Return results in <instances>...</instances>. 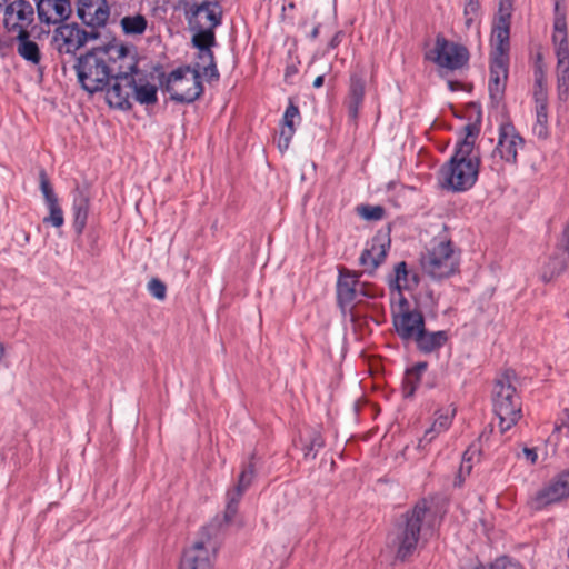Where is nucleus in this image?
<instances>
[{"label":"nucleus","instance_id":"f257e3e1","mask_svg":"<svg viewBox=\"0 0 569 569\" xmlns=\"http://www.w3.org/2000/svg\"><path fill=\"white\" fill-rule=\"evenodd\" d=\"M134 48L113 38L106 44L97 46L81 54L74 64L78 82L90 94L103 91L111 82V77L120 60Z\"/></svg>","mask_w":569,"mask_h":569},{"label":"nucleus","instance_id":"f03ea898","mask_svg":"<svg viewBox=\"0 0 569 569\" xmlns=\"http://www.w3.org/2000/svg\"><path fill=\"white\" fill-rule=\"evenodd\" d=\"M430 502L422 498L403 512L397 520L391 545L396 550V559L405 562L409 560L420 546L422 537L429 527Z\"/></svg>","mask_w":569,"mask_h":569},{"label":"nucleus","instance_id":"7ed1b4c3","mask_svg":"<svg viewBox=\"0 0 569 569\" xmlns=\"http://www.w3.org/2000/svg\"><path fill=\"white\" fill-rule=\"evenodd\" d=\"M455 148L451 158L438 172V182L442 190L466 192L478 181L481 159L478 153L468 152V144Z\"/></svg>","mask_w":569,"mask_h":569},{"label":"nucleus","instance_id":"20e7f679","mask_svg":"<svg viewBox=\"0 0 569 569\" xmlns=\"http://www.w3.org/2000/svg\"><path fill=\"white\" fill-rule=\"evenodd\" d=\"M516 379L512 369L505 370L495 379L492 402L501 432L508 431L521 418V401L513 385Z\"/></svg>","mask_w":569,"mask_h":569},{"label":"nucleus","instance_id":"39448f33","mask_svg":"<svg viewBox=\"0 0 569 569\" xmlns=\"http://www.w3.org/2000/svg\"><path fill=\"white\" fill-rule=\"evenodd\" d=\"M159 83L170 99L177 103L189 104L198 100L203 93L201 73L198 68L182 66L170 73H161Z\"/></svg>","mask_w":569,"mask_h":569},{"label":"nucleus","instance_id":"423d86ee","mask_svg":"<svg viewBox=\"0 0 569 569\" xmlns=\"http://www.w3.org/2000/svg\"><path fill=\"white\" fill-rule=\"evenodd\" d=\"M139 72L136 47L123 60L111 77L110 84L104 89L106 99L110 107L120 110L132 108L131 96L134 88V76Z\"/></svg>","mask_w":569,"mask_h":569},{"label":"nucleus","instance_id":"0eeeda50","mask_svg":"<svg viewBox=\"0 0 569 569\" xmlns=\"http://www.w3.org/2000/svg\"><path fill=\"white\" fill-rule=\"evenodd\" d=\"M460 258L450 240L432 243L421 256L420 264L426 274L436 280L449 278L459 270Z\"/></svg>","mask_w":569,"mask_h":569},{"label":"nucleus","instance_id":"6e6552de","mask_svg":"<svg viewBox=\"0 0 569 569\" xmlns=\"http://www.w3.org/2000/svg\"><path fill=\"white\" fill-rule=\"evenodd\" d=\"M425 59L432 61L441 69L456 71L468 66L470 53L466 46L450 41L438 33L435 48L426 52Z\"/></svg>","mask_w":569,"mask_h":569},{"label":"nucleus","instance_id":"1a4fd4ad","mask_svg":"<svg viewBox=\"0 0 569 569\" xmlns=\"http://www.w3.org/2000/svg\"><path fill=\"white\" fill-rule=\"evenodd\" d=\"M99 37V30H84L77 22H63L56 28L52 40L60 54H76L88 41Z\"/></svg>","mask_w":569,"mask_h":569},{"label":"nucleus","instance_id":"9d476101","mask_svg":"<svg viewBox=\"0 0 569 569\" xmlns=\"http://www.w3.org/2000/svg\"><path fill=\"white\" fill-rule=\"evenodd\" d=\"M525 144L523 138L518 133L515 126L511 122H503L499 126V138L498 143L492 150L491 158L493 160L490 168L497 172L503 169L502 166L496 161L498 156L502 162L516 164L518 149Z\"/></svg>","mask_w":569,"mask_h":569},{"label":"nucleus","instance_id":"9b49d317","mask_svg":"<svg viewBox=\"0 0 569 569\" xmlns=\"http://www.w3.org/2000/svg\"><path fill=\"white\" fill-rule=\"evenodd\" d=\"M184 17L189 28L216 29L222 23V9L218 1L186 3Z\"/></svg>","mask_w":569,"mask_h":569},{"label":"nucleus","instance_id":"f8f14e48","mask_svg":"<svg viewBox=\"0 0 569 569\" xmlns=\"http://www.w3.org/2000/svg\"><path fill=\"white\" fill-rule=\"evenodd\" d=\"M508 51L496 50V54L490 62L488 89L490 100L496 106L503 99L506 91L509 66Z\"/></svg>","mask_w":569,"mask_h":569},{"label":"nucleus","instance_id":"ddd939ff","mask_svg":"<svg viewBox=\"0 0 569 569\" xmlns=\"http://www.w3.org/2000/svg\"><path fill=\"white\" fill-rule=\"evenodd\" d=\"M76 13L83 26L98 30L108 23L110 6L107 0H77Z\"/></svg>","mask_w":569,"mask_h":569},{"label":"nucleus","instance_id":"4468645a","mask_svg":"<svg viewBox=\"0 0 569 569\" xmlns=\"http://www.w3.org/2000/svg\"><path fill=\"white\" fill-rule=\"evenodd\" d=\"M214 546L211 539H200L191 547L184 549L179 569H212Z\"/></svg>","mask_w":569,"mask_h":569},{"label":"nucleus","instance_id":"2eb2a0df","mask_svg":"<svg viewBox=\"0 0 569 569\" xmlns=\"http://www.w3.org/2000/svg\"><path fill=\"white\" fill-rule=\"evenodd\" d=\"M513 10V0H499L498 12L492 22V39L496 50L503 52L510 48V27Z\"/></svg>","mask_w":569,"mask_h":569},{"label":"nucleus","instance_id":"dca6fc26","mask_svg":"<svg viewBox=\"0 0 569 569\" xmlns=\"http://www.w3.org/2000/svg\"><path fill=\"white\" fill-rule=\"evenodd\" d=\"M392 323L402 341H413L426 327L425 317L418 309L393 312Z\"/></svg>","mask_w":569,"mask_h":569},{"label":"nucleus","instance_id":"f3484780","mask_svg":"<svg viewBox=\"0 0 569 569\" xmlns=\"http://www.w3.org/2000/svg\"><path fill=\"white\" fill-rule=\"evenodd\" d=\"M362 272L352 271L345 267L339 268V276L336 287L337 303L342 309L352 308L358 297V287Z\"/></svg>","mask_w":569,"mask_h":569},{"label":"nucleus","instance_id":"a211bd4d","mask_svg":"<svg viewBox=\"0 0 569 569\" xmlns=\"http://www.w3.org/2000/svg\"><path fill=\"white\" fill-rule=\"evenodd\" d=\"M569 498V467L560 471L552 480L539 490L535 497L537 508Z\"/></svg>","mask_w":569,"mask_h":569},{"label":"nucleus","instance_id":"6ab92c4d","mask_svg":"<svg viewBox=\"0 0 569 569\" xmlns=\"http://www.w3.org/2000/svg\"><path fill=\"white\" fill-rule=\"evenodd\" d=\"M569 498V467L560 471L552 480L539 490L535 497L537 508Z\"/></svg>","mask_w":569,"mask_h":569},{"label":"nucleus","instance_id":"aec40b11","mask_svg":"<svg viewBox=\"0 0 569 569\" xmlns=\"http://www.w3.org/2000/svg\"><path fill=\"white\" fill-rule=\"evenodd\" d=\"M569 498V467L560 471L552 480L539 490L535 497L537 508Z\"/></svg>","mask_w":569,"mask_h":569},{"label":"nucleus","instance_id":"412c9836","mask_svg":"<svg viewBox=\"0 0 569 569\" xmlns=\"http://www.w3.org/2000/svg\"><path fill=\"white\" fill-rule=\"evenodd\" d=\"M71 13L70 0H38L37 2L38 19L48 26L66 22Z\"/></svg>","mask_w":569,"mask_h":569},{"label":"nucleus","instance_id":"4be33fe9","mask_svg":"<svg viewBox=\"0 0 569 569\" xmlns=\"http://www.w3.org/2000/svg\"><path fill=\"white\" fill-rule=\"evenodd\" d=\"M34 9L28 0H14L4 9L3 24L8 31H18L33 21Z\"/></svg>","mask_w":569,"mask_h":569},{"label":"nucleus","instance_id":"5701e85b","mask_svg":"<svg viewBox=\"0 0 569 569\" xmlns=\"http://www.w3.org/2000/svg\"><path fill=\"white\" fill-rule=\"evenodd\" d=\"M366 94V74L363 69H356L350 72L348 93L345 99V104L348 114L352 120H357L359 111L363 104Z\"/></svg>","mask_w":569,"mask_h":569},{"label":"nucleus","instance_id":"b1692460","mask_svg":"<svg viewBox=\"0 0 569 569\" xmlns=\"http://www.w3.org/2000/svg\"><path fill=\"white\" fill-rule=\"evenodd\" d=\"M90 209V190L89 186L77 184L73 189V201H72V213L73 222L72 227L78 236L83 233L87 226V220Z\"/></svg>","mask_w":569,"mask_h":569},{"label":"nucleus","instance_id":"393cba45","mask_svg":"<svg viewBox=\"0 0 569 569\" xmlns=\"http://www.w3.org/2000/svg\"><path fill=\"white\" fill-rule=\"evenodd\" d=\"M390 248V239L375 237L360 254L359 264L365 268V272L372 274L376 269L385 261Z\"/></svg>","mask_w":569,"mask_h":569},{"label":"nucleus","instance_id":"a878e982","mask_svg":"<svg viewBox=\"0 0 569 569\" xmlns=\"http://www.w3.org/2000/svg\"><path fill=\"white\" fill-rule=\"evenodd\" d=\"M469 111L472 114L469 117L470 121L462 128L465 137L462 140L457 142L456 148H462L466 146L465 143H467V151L475 153V141L481 130L482 111L480 106L476 103L469 104Z\"/></svg>","mask_w":569,"mask_h":569},{"label":"nucleus","instance_id":"bb28decb","mask_svg":"<svg viewBox=\"0 0 569 569\" xmlns=\"http://www.w3.org/2000/svg\"><path fill=\"white\" fill-rule=\"evenodd\" d=\"M449 340V333L446 330L428 331L426 327L413 340L417 349L427 355L440 350Z\"/></svg>","mask_w":569,"mask_h":569},{"label":"nucleus","instance_id":"cd10ccee","mask_svg":"<svg viewBox=\"0 0 569 569\" xmlns=\"http://www.w3.org/2000/svg\"><path fill=\"white\" fill-rule=\"evenodd\" d=\"M296 119L300 120V111L292 99H289V104L282 117V128L278 140V148L280 151H286L289 148L290 141L296 132Z\"/></svg>","mask_w":569,"mask_h":569},{"label":"nucleus","instance_id":"c85d7f7f","mask_svg":"<svg viewBox=\"0 0 569 569\" xmlns=\"http://www.w3.org/2000/svg\"><path fill=\"white\" fill-rule=\"evenodd\" d=\"M568 263L569 252L555 248L553 253L542 267L541 280L547 283L558 278L567 270Z\"/></svg>","mask_w":569,"mask_h":569},{"label":"nucleus","instance_id":"c756f323","mask_svg":"<svg viewBox=\"0 0 569 569\" xmlns=\"http://www.w3.org/2000/svg\"><path fill=\"white\" fill-rule=\"evenodd\" d=\"M31 33L28 31V29L20 28L18 34H17V41L18 47L17 51L20 57H22L24 60L38 64L41 60V53L39 46L30 40Z\"/></svg>","mask_w":569,"mask_h":569},{"label":"nucleus","instance_id":"7c9ffc66","mask_svg":"<svg viewBox=\"0 0 569 569\" xmlns=\"http://www.w3.org/2000/svg\"><path fill=\"white\" fill-rule=\"evenodd\" d=\"M436 416L431 427L425 431L423 437L419 440V447L429 445L438 435L448 430L451 426L455 411L449 412V410H447L443 412L442 410H438Z\"/></svg>","mask_w":569,"mask_h":569},{"label":"nucleus","instance_id":"2f4dec72","mask_svg":"<svg viewBox=\"0 0 569 569\" xmlns=\"http://www.w3.org/2000/svg\"><path fill=\"white\" fill-rule=\"evenodd\" d=\"M427 362H418L407 369L402 380V393L406 398L412 397L418 388L422 373L427 370Z\"/></svg>","mask_w":569,"mask_h":569},{"label":"nucleus","instance_id":"473e14b6","mask_svg":"<svg viewBox=\"0 0 569 569\" xmlns=\"http://www.w3.org/2000/svg\"><path fill=\"white\" fill-rule=\"evenodd\" d=\"M120 27L126 36H141L148 28V20L141 13L129 14L121 18Z\"/></svg>","mask_w":569,"mask_h":569},{"label":"nucleus","instance_id":"72a5a7b5","mask_svg":"<svg viewBox=\"0 0 569 569\" xmlns=\"http://www.w3.org/2000/svg\"><path fill=\"white\" fill-rule=\"evenodd\" d=\"M568 40L567 32V9L561 6L560 0H553V31L552 41L560 39Z\"/></svg>","mask_w":569,"mask_h":569},{"label":"nucleus","instance_id":"f704fd0d","mask_svg":"<svg viewBox=\"0 0 569 569\" xmlns=\"http://www.w3.org/2000/svg\"><path fill=\"white\" fill-rule=\"evenodd\" d=\"M193 32L191 43L196 49H208L217 44L214 30L211 28H189Z\"/></svg>","mask_w":569,"mask_h":569},{"label":"nucleus","instance_id":"c9c22d12","mask_svg":"<svg viewBox=\"0 0 569 569\" xmlns=\"http://www.w3.org/2000/svg\"><path fill=\"white\" fill-rule=\"evenodd\" d=\"M557 57L556 74H569V42L563 38L552 41Z\"/></svg>","mask_w":569,"mask_h":569},{"label":"nucleus","instance_id":"e433bc0d","mask_svg":"<svg viewBox=\"0 0 569 569\" xmlns=\"http://www.w3.org/2000/svg\"><path fill=\"white\" fill-rule=\"evenodd\" d=\"M132 94L140 104H154L158 101L157 87L150 83L138 84L134 80Z\"/></svg>","mask_w":569,"mask_h":569},{"label":"nucleus","instance_id":"4c0bfd02","mask_svg":"<svg viewBox=\"0 0 569 569\" xmlns=\"http://www.w3.org/2000/svg\"><path fill=\"white\" fill-rule=\"evenodd\" d=\"M253 455L251 460L247 466L241 470L237 483L231 488L234 491H239V493L244 495V492L250 488L256 477V467L253 463Z\"/></svg>","mask_w":569,"mask_h":569},{"label":"nucleus","instance_id":"58836bf2","mask_svg":"<svg viewBox=\"0 0 569 569\" xmlns=\"http://www.w3.org/2000/svg\"><path fill=\"white\" fill-rule=\"evenodd\" d=\"M242 497L243 495L239 493V491H234L232 489L227 491V505L223 515L226 523H230L234 519Z\"/></svg>","mask_w":569,"mask_h":569},{"label":"nucleus","instance_id":"ea45409f","mask_svg":"<svg viewBox=\"0 0 569 569\" xmlns=\"http://www.w3.org/2000/svg\"><path fill=\"white\" fill-rule=\"evenodd\" d=\"M481 4L479 0H463L465 26L470 29L473 22L480 17Z\"/></svg>","mask_w":569,"mask_h":569},{"label":"nucleus","instance_id":"a19ab883","mask_svg":"<svg viewBox=\"0 0 569 569\" xmlns=\"http://www.w3.org/2000/svg\"><path fill=\"white\" fill-rule=\"evenodd\" d=\"M476 451L477 450L472 449V447L468 448L465 451V453L462 456V461H461V465L459 468L458 476L456 477V480H455L456 487H461L465 481V477L471 472V470H472L471 460H472V456Z\"/></svg>","mask_w":569,"mask_h":569},{"label":"nucleus","instance_id":"79ce46f5","mask_svg":"<svg viewBox=\"0 0 569 569\" xmlns=\"http://www.w3.org/2000/svg\"><path fill=\"white\" fill-rule=\"evenodd\" d=\"M49 209V216L43 218L44 224H51L54 228H60L64 223L63 211L59 204V200L47 204Z\"/></svg>","mask_w":569,"mask_h":569},{"label":"nucleus","instance_id":"37998d69","mask_svg":"<svg viewBox=\"0 0 569 569\" xmlns=\"http://www.w3.org/2000/svg\"><path fill=\"white\" fill-rule=\"evenodd\" d=\"M39 182H40V190L43 194L46 204L58 201V197L53 191V188L51 186V182H50L44 169H41L39 171Z\"/></svg>","mask_w":569,"mask_h":569},{"label":"nucleus","instance_id":"c03bdc74","mask_svg":"<svg viewBox=\"0 0 569 569\" xmlns=\"http://www.w3.org/2000/svg\"><path fill=\"white\" fill-rule=\"evenodd\" d=\"M358 213L366 220L378 221L385 217L386 210L381 206L362 204L358 207Z\"/></svg>","mask_w":569,"mask_h":569},{"label":"nucleus","instance_id":"a18cd8bd","mask_svg":"<svg viewBox=\"0 0 569 569\" xmlns=\"http://www.w3.org/2000/svg\"><path fill=\"white\" fill-rule=\"evenodd\" d=\"M325 447V439L318 431H312L309 442L305 447V457L315 459L319 449Z\"/></svg>","mask_w":569,"mask_h":569},{"label":"nucleus","instance_id":"49530a36","mask_svg":"<svg viewBox=\"0 0 569 569\" xmlns=\"http://www.w3.org/2000/svg\"><path fill=\"white\" fill-rule=\"evenodd\" d=\"M407 277H408L407 263L405 261L397 263L395 267V278H391L389 280L390 288L397 289L400 292L402 287H407V284H405V286L401 284L402 281L407 282Z\"/></svg>","mask_w":569,"mask_h":569},{"label":"nucleus","instance_id":"de8ad7c7","mask_svg":"<svg viewBox=\"0 0 569 569\" xmlns=\"http://www.w3.org/2000/svg\"><path fill=\"white\" fill-rule=\"evenodd\" d=\"M149 293L158 300H164L167 297V286L159 278H152L147 284Z\"/></svg>","mask_w":569,"mask_h":569},{"label":"nucleus","instance_id":"09e8293b","mask_svg":"<svg viewBox=\"0 0 569 569\" xmlns=\"http://www.w3.org/2000/svg\"><path fill=\"white\" fill-rule=\"evenodd\" d=\"M547 80L545 71L541 66L535 68V83H533V96L547 94Z\"/></svg>","mask_w":569,"mask_h":569},{"label":"nucleus","instance_id":"8fccbe9b","mask_svg":"<svg viewBox=\"0 0 569 569\" xmlns=\"http://www.w3.org/2000/svg\"><path fill=\"white\" fill-rule=\"evenodd\" d=\"M557 93L560 101L566 102L569 97V74H557Z\"/></svg>","mask_w":569,"mask_h":569},{"label":"nucleus","instance_id":"3c124183","mask_svg":"<svg viewBox=\"0 0 569 569\" xmlns=\"http://www.w3.org/2000/svg\"><path fill=\"white\" fill-rule=\"evenodd\" d=\"M553 432L569 437V410L565 409L555 422Z\"/></svg>","mask_w":569,"mask_h":569},{"label":"nucleus","instance_id":"603ef678","mask_svg":"<svg viewBox=\"0 0 569 569\" xmlns=\"http://www.w3.org/2000/svg\"><path fill=\"white\" fill-rule=\"evenodd\" d=\"M533 133L540 139H546L549 136L548 116H536Z\"/></svg>","mask_w":569,"mask_h":569},{"label":"nucleus","instance_id":"864d4df0","mask_svg":"<svg viewBox=\"0 0 569 569\" xmlns=\"http://www.w3.org/2000/svg\"><path fill=\"white\" fill-rule=\"evenodd\" d=\"M491 569H523L518 561H513L507 557L497 559Z\"/></svg>","mask_w":569,"mask_h":569},{"label":"nucleus","instance_id":"5fc2aeb1","mask_svg":"<svg viewBox=\"0 0 569 569\" xmlns=\"http://www.w3.org/2000/svg\"><path fill=\"white\" fill-rule=\"evenodd\" d=\"M556 248L569 252V221L563 227V230L557 241Z\"/></svg>","mask_w":569,"mask_h":569},{"label":"nucleus","instance_id":"6e6d98bb","mask_svg":"<svg viewBox=\"0 0 569 569\" xmlns=\"http://www.w3.org/2000/svg\"><path fill=\"white\" fill-rule=\"evenodd\" d=\"M358 296H362L366 298H376L379 296V293L376 291L373 286L367 282H360L358 287Z\"/></svg>","mask_w":569,"mask_h":569},{"label":"nucleus","instance_id":"4d7b16f0","mask_svg":"<svg viewBox=\"0 0 569 569\" xmlns=\"http://www.w3.org/2000/svg\"><path fill=\"white\" fill-rule=\"evenodd\" d=\"M211 48L212 47H208V49H198L197 59L207 64L216 61L214 53Z\"/></svg>","mask_w":569,"mask_h":569},{"label":"nucleus","instance_id":"13d9d810","mask_svg":"<svg viewBox=\"0 0 569 569\" xmlns=\"http://www.w3.org/2000/svg\"><path fill=\"white\" fill-rule=\"evenodd\" d=\"M203 73L209 78V80H219L220 74L216 61L206 64L203 67Z\"/></svg>","mask_w":569,"mask_h":569},{"label":"nucleus","instance_id":"bf43d9fd","mask_svg":"<svg viewBox=\"0 0 569 569\" xmlns=\"http://www.w3.org/2000/svg\"><path fill=\"white\" fill-rule=\"evenodd\" d=\"M299 69L297 67V64L295 63H290V64H287L286 69H284V81L287 83H292V79L297 76Z\"/></svg>","mask_w":569,"mask_h":569},{"label":"nucleus","instance_id":"052dcab7","mask_svg":"<svg viewBox=\"0 0 569 569\" xmlns=\"http://www.w3.org/2000/svg\"><path fill=\"white\" fill-rule=\"evenodd\" d=\"M523 455L528 461H530L531 465H535L538 459V453L535 448H523Z\"/></svg>","mask_w":569,"mask_h":569},{"label":"nucleus","instance_id":"680f3d73","mask_svg":"<svg viewBox=\"0 0 569 569\" xmlns=\"http://www.w3.org/2000/svg\"><path fill=\"white\" fill-rule=\"evenodd\" d=\"M342 31H337L328 43L329 49H336L342 41Z\"/></svg>","mask_w":569,"mask_h":569},{"label":"nucleus","instance_id":"e2e57ef3","mask_svg":"<svg viewBox=\"0 0 569 569\" xmlns=\"http://www.w3.org/2000/svg\"><path fill=\"white\" fill-rule=\"evenodd\" d=\"M535 106H548V93L533 96Z\"/></svg>","mask_w":569,"mask_h":569},{"label":"nucleus","instance_id":"0e129e2a","mask_svg":"<svg viewBox=\"0 0 569 569\" xmlns=\"http://www.w3.org/2000/svg\"><path fill=\"white\" fill-rule=\"evenodd\" d=\"M406 310H411L410 306H409V301L402 295H400L398 312H405Z\"/></svg>","mask_w":569,"mask_h":569},{"label":"nucleus","instance_id":"69168bd1","mask_svg":"<svg viewBox=\"0 0 569 569\" xmlns=\"http://www.w3.org/2000/svg\"><path fill=\"white\" fill-rule=\"evenodd\" d=\"M536 116H548V106H535Z\"/></svg>","mask_w":569,"mask_h":569},{"label":"nucleus","instance_id":"338daca9","mask_svg":"<svg viewBox=\"0 0 569 569\" xmlns=\"http://www.w3.org/2000/svg\"><path fill=\"white\" fill-rule=\"evenodd\" d=\"M323 82H325V76H323V74H321V76H318V77L315 79V81H313L312 86H313L315 88H320V87H322V86H323Z\"/></svg>","mask_w":569,"mask_h":569},{"label":"nucleus","instance_id":"774afa93","mask_svg":"<svg viewBox=\"0 0 569 569\" xmlns=\"http://www.w3.org/2000/svg\"><path fill=\"white\" fill-rule=\"evenodd\" d=\"M319 32H320V24H317V26L312 29V31H311V33H310V38H311L312 40L317 39V38H318V36H319Z\"/></svg>","mask_w":569,"mask_h":569}]
</instances>
